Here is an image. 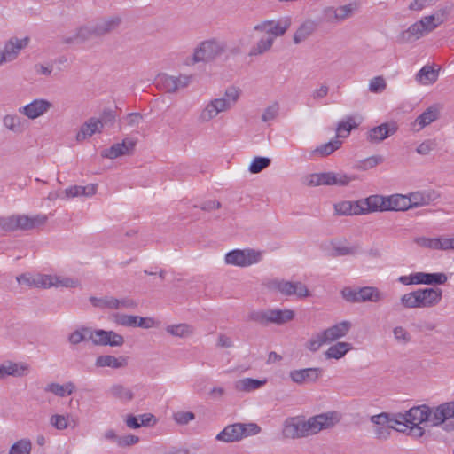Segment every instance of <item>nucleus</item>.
Masks as SVG:
<instances>
[{
	"label": "nucleus",
	"instance_id": "nucleus-1",
	"mask_svg": "<svg viewBox=\"0 0 454 454\" xmlns=\"http://www.w3.org/2000/svg\"><path fill=\"white\" fill-rule=\"evenodd\" d=\"M240 96L241 90L239 87H228L222 97L210 100L204 106L198 116V121L200 123H207L220 113L229 111L236 105Z\"/></svg>",
	"mask_w": 454,
	"mask_h": 454
},
{
	"label": "nucleus",
	"instance_id": "nucleus-2",
	"mask_svg": "<svg viewBox=\"0 0 454 454\" xmlns=\"http://www.w3.org/2000/svg\"><path fill=\"white\" fill-rule=\"evenodd\" d=\"M443 19L436 15H427L411 25L406 30L398 35L400 43H408L419 40L431 33L443 23Z\"/></svg>",
	"mask_w": 454,
	"mask_h": 454
},
{
	"label": "nucleus",
	"instance_id": "nucleus-3",
	"mask_svg": "<svg viewBox=\"0 0 454 454\" xmlns=\"http://www.w3.org/2000/svg\"><path fill=\"white\" fill-rule=\"evenodd\" d=\"M294 311L289 309H268L262 310H252L247 314V321L262 325L270 324L284 325L294 318Z\"/></svg>",
	"mask_w": 454,
	"mask_h": 454
},
{
	"label": "nucleus",
	"instance_id": "nucleus-4",
	"mask_svg": "<svg viewBox=\"0 0 454 454\" xmlns=\"http://www.w3.org/2000/svg\"><path fill=\"white\" fill-rule=\"evenodd\" d=\"M47 220V215L42 214L34 216L18 215L0 217V228L5 231L32 230L44 225Z\"/></svg>",
	"mask_w": 454,
	"mask_h": 454
},
{
	"label": "nucleus",
	"instance_id": "nucleus-5",
	"mask_svg": "<svg viewBox=\"0 0 454 454\" xmlns=\"http://www.w3.org/2000/svg\"><path fill=\"white\" fill-rule=\"evenodd\" d=\"M262 259V253L252 248L234 249L228 252L224 256V262L227 265L241 268L258 263Z\"/></svg>",
	"mask_w": 454,
	"mask_h": 454
},
{
	"label": "nucleus",
	"instance_id": "nucleus-6",
	"mask_svg": "<svg viewBox=\"0 0 454 454\" xmlns=\"http://www.w3.org/2000/svg\"><path fill=\"white\" fill-rule=\"evenodd\" d=\"M226 50L225 44L217 40H207L194 50L192 62H209L221 56Z\"/></svg>",
	"mask_w": 454,
	"mask_h": 454
},
{
	"label": "nucleus",
	"instance_id": "nucleus-7",
	"mask_svg": "<svg viewBox=\"0 0 454 454\" xmlns=\"http://www.w3.org/2000/svg\"><path fill=\"white\" fill-rule=\"evenodd\" d=\"M292 20L290 17L286 16L278 20H265L256 24L254 30L260 33H264L266 36L273 39L283 36L290 28Z\"/></svg>",
	"mask_w": 454,
	"mask_h": 454
},
{
	"label": "nucleus",
	"instance_id": "nucleus-8",
	"mask_svg": "<svg viewBox=\"0 0 454 454\" xmlns=\"http://www.w3.org/2000/svg\"><path fill=\"white\" fill-rule=\"evenodd\" d=\"M354 176H348L343 172H323L315 173L308 177V184L312 186L318 185H339L346 186L351 181L355 180Z\"/></svg>",
	"mask_w": 454,
	"mask_h": 454
},
{
	"label": "nucleus",
	"instance_id": "nucleus-9",
	"mask_svg": "<svg viewBox=\"0 0 454 454\" xmlns=\"http://www.w3.org/2000/svg\"><path fill=\"white\" fill-rule=\"evenodd\" d=\"M342 297L349 302L378 301L381 299L380 291L371 286H364L358 290L346 286L341 290Z\"/></svg>",
	"mask_w": 454,
	"mask_h": 454
},
{
	"label": "nucleus",
	"instance_id": "nucleus-10",
	"mask_svg": "<svg viewBox=\"0 0 454 454\" xmlns=\"http://www.w3.org/2000/svg\"><path fill=\"white\" fill-rule=\"evenodd\" d=\"M341 419L338 411H328L310 417L307 420L309 434H316L322 430L333 427Z\"/></svg>",
	"mask_w": 454,
	"mask_h": 454
},
{
	"label": "nucleus",
	"instance_id": "nucleus-11",
	"mask_svg": "<svg viewBox=\"0 0 454 454\" xmlns=\"http://www.w3.org/2000/svg\"><path fill=\"white\" fill-rule=\"evenodd\" d=\"M449 279H451V275L448 277L444 273L416 272L401 276L397 280L401 284H445Z\"/></svg>",
	"mask_w": 454,
	"mask_h": 454
},
{
	"label": "nucleus",
	"instance_id": "nucleus-12",
	"mask_svg": "<svg viewBox=\"0 0 454 454\" xmlns=\"http://www.w3.org/2000/svg\"><path fill=\"white\" fill-rule=\"evenodd\" d=\"M114 120V116L111 112L105 114L101 120L96 118L89 119L85 123L82 125L80 130L76 134V140L78 142H82L86 138L90 137L95 133L100 132L104 127V124H106L107 121Z\"/></svg>",
	"mask_w": 454,
	"mask_h": 454
},
{
	"label": "nucleus",
	"instance_id": "nucleus-13",
	"mask_svg": "<svg viewBox=\"0 0 454 454\" xmlns=\"http://www.w3.org/2000/svg\"><path fill=\"white\" fill-rule=\"evenodd\" d=\"M282 434L285 438L289 439H298L310 435L307 420H301L298 418L286 419L284 422Z\"/></svg>",
	"mask_w": 454,
	"mask_h": 454
},
{
	"label": "nucleus",
	"instance_id": "nucleus-14",
	"mask_svg": "<svg viewBox=\"0 0 454 454\" xmlns=\"http://www.w3.org/2000/svg\"><path fill=\"white\" fill-rule=\"evenodd\" d=\"M192 81L191 75L172 76L166 74H160L157 78V85L166 92L173 93L187 87Z\"/></svg>",
	"mask_w": 454,
	"mask_h": 454
},
{
	"label": "nucleus",
	"instance_id": "nucleus-15",
	"mask_svg": "<svg viewBox=\"0 0 454 454\" xmlns=\"http://www.w3.org/2000/svg\"><path fill=\"white\" fill-rule=\"evenodd\" d=\"M52 107V103L45 98H35L30 103L19 108V113L30 120H35L45 114Z\"/></svg>",
	"mask_w": 454,
	"mask_h": 454
},
{
	"label": "nucleus",
	"instance_id": "nucleus-16",
	"mask_svg": "<svg viewBox=\"0 0 454 454\" xmlns=\"http://www.w3.org/2000/svg\"><path fill=\"white\" fill-rule=\"evenodd\" d=\"M89 339L95 345L121 347L124 343V338L114 331L96 330L90 333Z\"/></svg>",
	"mask_w": 454,
	"mask_h": 454
},
{
	"label": "nucleus",
	"instance_id": "nucleus-17",
	"mask_svg": "<svg viewBox=\"0 0 454 454\" xmlns=\"http://www.w3.org/2000/svg\"><path fill=\"white\" fill-rule=\"evenodd\" d=\"M321 373L322 369L318 367L295 369L289 372V378L297 385H305L316 382Z\"/></svg>",
	"mask_w": 454,
	"mask_h": 454
},
{
	"label": "nucleus",
	"instance_id": "nucleus-18",
	"mask_svg": "<svg viewBox=\"0 0 454 454\" xmlns=\"http://www.w3.org/2000/svg\"><path fill=\"white\" fill-rule=\"evenodd\" d=\"M397 131L395 122H385L370 129L366 133V139L372 144H379Z\"/></svg>",
	"mask_w": 454,
	"mask_h": 454
},
{
	"label": "nucleus",
	"instance_id": "nucleus-19",
	"mask_svg": "<svg viewBox=\"0 0 454 454\" xmlns=\"http://www.w3.org/2000/svg\"><path fill=\"white\" fill-rule=\"evenodd\" d=\"M139 280L153 283L167 282L168 284H171L174 282H180L183 279L180 278L179 275H176L172 271L160 270L155 271L144 270L143 272H140Z\"/></svg>",
	"mask_w": 454,
	"mask_h": 454
},
{
	"label": "nucleus",
	"instance_id": "nucleus-20",
	"mask_svg": "<svg viewBox=\"0 0 454 454\" xmlns=\"http://www.w3.org/2000/svg\"><path fill=\"white\" fill-rule=\"evenodd\" d=\"M450 419H454V402H446L432 409L433 426H441Z\"/></svg>",
	"mask_w": 454,
	"mask_h": 454
},
{
	"label": "nucleus",
	"instance_id": "nucleus-21",
	"mask_svg": "<svg viewBox=\"0 0 454 454\" xmlns=\"http://www.w3.org/2000/svg\"><path fill=\"white\" fill-rule=\"evenodd\" d=\"M135 141L129 138L124 139L121 143L113 145L102 152V156L107 159H116L122 155L130 154L135 147Z\"/></svg>",
	"mask_w": 454,
	"mask_h": 454
},
{
	"label": "nucleus",
	"instance_id": "nucleus-22",
	"mask_svg": "<svg viewBox=\"0 0 454 454\" xmlns=\"http://www.w3.org/2000/svg\"><path fill=\"white\" fill-rule=\"evenodd\" d=\"M29 372V365L25 363L6 361L0 364V380L8 376L23 377Z\"/></svg>",
	"mask_w": 454,
	"mask_h": 454
},
{
	"label": "nucleus",
	"instance_id": "nucleus-23",
	"mask_svg": "<svg viewBox=\"0 0 454 454\" xmlns=\"http://www.w3.org/2000/svg\"><path fill=\"white\" fill-rule=\"evenodd\" d=\"M15 279L19 284H65L59 277L52 275L24 273L16 276Z\"/></svg>",
	"mask_w": 454,
	"mask_h": 454
},
{
	"label": "nucleus",
	"instance_id": "nucleus-24",
	"mask_svg": "<svg viewBox=\"0 0 454 454\" xmlns=\"http://www.w3.org/2000/svg\"><path fill=\"white\" fill-rule=\"evenodd\" d=\"M29 42L28 37L17 38L12 37L7 41L4 47V52L8 62L17 59L21 50L25 49Z\"/></svg>",
	"mask_w": 454,
	"mask_h": 454
},
{
	"label": "nucleus",
	"instance_id": "nucleus-25",
	"mask_svg": "<svg viewBox=\"0 0 454 454\" xmlns=\"http://www.w3.org/2000/svg\"><path fill=\"white\" fill-rule=\"evenodd\" d=\"M94 37H99L94 23H90L80 27L74 35L66 37L65 43H80Z\"/></svg>",
	"mask_w": 454,
	"mask_h": 454
},
{
	"label": "nucleus",
	"instance_id": "nucleus-26",
	"mask_svg": "<svg viewBox=\"0 0 454 454\" xmlns=\"http://www.w3.org/2000/svg\"><path fill=\"white\" fill-rule=\"evenodd\" d=\"M406 416L410 418V425L431 422L432 409L427 405L416 406L406 411Z\"/></svg>",
	"mask_w": 454,
	"mask_h": 454
},
{
	"label": "nucleus",
	"instance_id": "nucleus-27",
	"mask_svg": "<svg viewBox=\"0 0 454 454\" xmlns=\"http://www.w3.org/2000/svg\"><path fill=\"white\" fill-rule=\"evenodd\" d=\"M350 328L351 323L349 321H342L325 329L322 333L328 342H333L344 337L348 333Z\"/></svg>",
	"mask_w": 454,
	"mask_h": 454
},
{
	"label": "nucleus",
	"instance_id": "nucleus-28",
	"mask_svg": "<svg viewBox=\"0 0 454 454\" xmlns=\"http://www.w3.org/2000/svg\"><path fill=\"white\" fill-rule=\"evenodd\" d=\"M239 423L226 426L215 437L217 441L223 442H234L242 440Z\"/></svg>",
	"mask_w": 454,
	"mask_h": 454
},
{
	"label": "nucleus",
	"instance_id": "nucleus-29",
	"mask_svg": "<svg viewBox=\"0 0 454 454\" xmlns=\"http://www.w3.org/2000/svg\"><path fill=\"white\" fill-rule=\"evenodd\" d=\"M386 211H405L411 208V204H407L408 200L406 195L393 194L385 196Z\"/></svg>",
	"mask_w": 454,
	"mask_h": 454
},
{
	"label": "nucleus",
	"instance_id": "nucleus-30",
	"mask_svg": "<svg viewBox=\"0 0 454 454\" xmlns=\"http://www.w3.org/2000/svg\"><path fill=\"white\" fill-rule=\"evenodd\" d=\"M434 194L433 192H411L406 195L407 204H411V208L429 205L434 200Z\"/></svg>",
	"mask_w": 454,
	"mask_h": 454
},
{
	"label": "nucleus",
	"instance_id": "nucleus-31",
	"mask_svg": "<svg viewBox=\"0 0 454 454\" xmlns=\"http://www.w3.org/2000/svg\"><path fill=\"white\" fill-rule=\"evenodd\" d=\"M283 295L303 299L311 295L307 286H273Z\"/></svg>",
	"mask_w": 454,
	"mask_h": 454
},
{
	"label": "nucleus",
	"instance_id": "nucleus-32",
	"mask_svg": "<svg viewBox=\"0 0 454 454\" xmlns=\"http://www.w3.org/2000/svg\"><path fill=\"white\" fill-rule=\"evenodd\" d=\"M3 122L7 129L16 134H21L27 129V121L17 114L5 115Z\"/></svg>",
	"mask_w": 454,
	"mask_h": 454
},
{
	"label": "nucleus",
	"instance_id": "nucleus-33",
	"mask_svg": "<svg viewBox=\"0 0 454 454\" xmlns=\"http://www.w3.org/2000/svg\"><path fill=\"white\" fill-rule=\"evenodd\" d=\"M422 308L436 305L442 298V290L439 288L419 289Z\"/></svg>",
	"mask_w": 454,
	"mask_h": 454
},
{
	"label": "nucleus",
	"instance_id": "nucleus-34",
	"mask_svg": "<svg viewBox=\"0 0 454 454\" xmlns=\"http://www.w3.org/2000/svg\"><path fill=\"white\" fill-rule=\"evenodd\" d=\"M128 357L119 356L115 357L110 355L99 356L96 360V366L98 367H111L114 369L122 368L127 366Z\"/></svg>",
	"mask_w": 454,
	"mask_h": 454
},
{
	"label": "nucleus",
	"instance_id": "nucleus-35",
	"mask_svg": "<svg viewBox=\"0 0 454 454\" xmlns=\"http://www.w3.org/2000/svg\"><path fill=\"white\" fill-rule=\"evenodd\" d=\"M75 390V385L72 381H68L63 385L56 382L49 383L45 386L44 391L51 393L58 397H65L72 395Z\"/></svg>",
	"mask_w": 454,
	"mask_h": 454
},
{
	"label": "nucleus",
	"instance_id": "nucleus-36",
	"mask_svg": "<svg viewBox=\"0 0 454 454\" xmlns=\"http://www.w3.org/2000/svg\"><path fill=\"white\" fill-rule=\"evenodd\" d=\"M317 29V23L311 20H305L294 34V43L299 44L310 36Z\"/></svg>",
	"mask_w": 454,
	"mask_h": 454
},
{
	"label": "nucleus",
	"instance_id": "nucleus-37",
	"mask_svg": "<svg viewBox=\"0 0 454 454\" xmlns=\"http://www.w3.org/2000/svg\"><path fill=\"white\" fill-rule=\"evenodd\" d=\"M97 192V186L92 184L87 185H74L65 190L66 198H75L80 196L90 197Z\"/></svg>",
	"mask_w": 454,
	"mask_h": 454
},
{
	"label": "nucleus",
	"instance_id": "nucleus-38",
	"mask_svg": "<svg viewBox=\"0 0 454 454\" xmlns=\"http://www.w3.org/2000/svg\"><path fill=\"white\" fill-rule=\"evenodd\" d=\"M438 71L431 66H424L416 74V81L421 85H430L438 79Z\"/></svg>",
	"mask_w": 454,
	"mask_h": 454
},
{
	"label": "nucleus",
	"instance_id": "nucleus-39",
	"mask_svg": "<svg viewBox=\"0 0 454 454\" xmlns=\"http://www.w3.org/2000/svg\"><path fill=\"white\" fill-rule=\"evenodd\" d=\"M121 23V19L117 16L101 20L95 24L98 36H102L107 33L115 30Z\"/></svg>",
	"mask_w": 454,
	"mask_h": 454
},
{
	"label": "nucleus",
	"instance_id": "nucleus-40",
	"mask_svg": "<svg viewBox=\"0 0 454 454\" xmlns=\"http://www.w3.org/2000/svg\"><path fill=\"white\" fill-rule=\"evenodd\" d=\"M274 43L273 39L264 35L259 39L249 50L248 56L256 57L270 51Z\"/></svg>",
	"mask_w": 454,
	"mask_h": 454
},
{
	"label": "nucleus",
	"instance_id": "nucleus-41",
	"mask_svg": "<svg viewBox=\"0 0 454 454\" xmlns=\"http://www.w3.org/2000/svg\"><path fill=\"white\" fill-rule=\"evenodd\" d=\"M351 349L352 345L350 343L337 342L325 351V356L327 359H340Z\"/></svg>",
	"mask_w": 454,
	"mask_h": 454
},
{
	"label": "nucleus",
	"instance_id": "nucleus-42",
	"mask_svg": "<svg viewBox=\"0 0 454 454\" xmlns=\"http://www.w3.org/2000/svg\"><path fill=\"white\" fill-rule=\"evenodd\" d=\"M166 332L175 337L186 338L193 334L194 328L189 324L182 323L168 325Z\"/></svg>",
	"mask_w": 454,
	"mask_h": 454
},
{
	"label": "nucleus",
	"instance_id": "nucleus-43",
	"mask_svg": "<svg viewBox=\"0 0 454 454\" xmlns=\"http://www.w3.org/2000/svg\"><path fill=\"white\" fill-rule=\"evenodd\" d=\"M334 211L339 215H352L360 214L362 209L357 202L341 201L334 205Z\"/></svg>",
	"mask_w": 454,
	"mask_h": 454
},
{
	"label": "nucleus",
	"instance_id": "nucleus-44",
	"mask_svg": "<svg viewBox=\"0 0 454 454\" xmlns=\"http://www.w3.org/2000/svg\"><path fill=\"white\" fill-rule=\"evenodd\" d=\"M265 383L266 380L245 378L235 383V389L241 392H251L262 387Z\"/></svg>",
	"mask_w": 454,
	"mask_h": 454
},
{
	"label": "nucleus",
	"instance_id": "nucleus-45",
	"mask_svg": "<svg viewBox=\"0 0 454 454\" xmlns=\"http://www.w3.org/2000/svg\"><path fill=\"white\" fill-rule=\"evenodd\" d=\"M109 394L122 402H129L134 398L132 390L121 384L113 385L109 389Z\"/></svg>",
	"mask_w": 454,
	"mask_h": 454
},
{
	"label": "nucleus",
	"instance_id": "nucleus-46",
	"mask_svg": "<svg viewBox=\"0 0 454 454\" xmlns=\"http://www.w3.org/2000/svg\"><path fill=\"white\" fill-rule=\"evenodd\" d=\"M358 123L356 119L352 116H347L345 119L340 121L337 126L336 132L338 137H347L349 136L350 131L353 129L357 128Z\"/></svg>",
	"mask_w": 454,
	"mask_h": 454
},
{
	"label": "nucleus",
	"instance_id": "nucleus-47",
	"mask_svg": "<svg viewBox=\"0 0 454 454\" xmlns=\"http://www.w3.org/2000/svg\"><path fill=\"white\" fill-rule=\"evenodd\" d=\"M355 11V6L352 4L340 6L338 8L328 7V12L334 13V20L336 21H342L352 16Z\"/></svg>",
	"mask_w": 454,
	"mask_h": 454
},
{
	"label": "nucleus",
	"instance_id": "nucleus-48",
	"mask_svg": "<svg viewBox=\"0 0 454 454\" xmlns=\"http://www.w3.org/2000/svg\"><path fill=\"white\" fill-rule=\"evenodd\" d=\"M438 112L435 108L429 107L415 120V124L419 126V129L429 125L437 119Z\"/></svg>",
	"mask_w": 454,
	"mask_h": 454
},
{
	"label": "nucleus",
	"instance_id": "nucleus-49",
	"mask_svg": "<svg viewBox=\"0 0 454 454\" xmlns=\"http://www.w3.org/2000/svg\"><path fill=\"white\" fill-rule=\"evenodd\" d=\"M341 141L338 138H335L333 140L329 141L328 143H325L324 145H321L320 146H317L314 153L318 154L320 156H327L333 153L335 150L340 147Z\"/></svg>",
	"mask_w": 454,
	"mask_h": 454
},
{
	"label": "nucleus",
	"instance_id": "nucleus-50",
	"mask_svg": "<svg viewBox=\"0 0 454 454\" xmlns=\"http://www.w3.org/2000/svg\"><path fill=\"white\" fill-rule=\"evenodd\" d=\"M385 196L372 195L366 199V204L370 211H386Z\"/></svg>",
	"mask_w": 454,
	"mask_h": 454
},
{
	"label": "nucleus",
	"instance_id": "nucleus-51",
	"mask_svg": "<svg viewBox=\"0 0 454 454\" xmlns=\"http://www.w3.org/2000/svg\"><path fill=\"white\" fill-rule=\"evenodd\" d=\"M31 449V441L28 439H21L12 445L9 454H30Z\"/></svg>",
	"mask_w": 454,
	"mask_h": 454
},
{
	"label": "nucleus",
	"instance_id": "nucleus-52",
	"mask_svg": "<svg viewBox=\"0 0 454 454\" xmlns=\"http://www.w3.org/2000/svg\"><path fill=\"white\" fill-rule=\"evenodd\" d=\"M401 301L407 308H422L419 290L404 294Z\"/></svg>",
	"mask_w": 454,
	"mask_h": 454
},
{
	"label": "nucleus",
	"instance_id": "nucleus-53",
	"mask_svg": "<svg viewBox=\"0 0 454 454\" xmlns=\"http://www.w3.org/2000/svg\"><path fill=\"white\" fill-rule=\"evenodd\" d=\"M270 164V160L267 157H254L252 160L248 170L253 174H258Z\"/></svg>",
	"mask_w": 454,
	"mask_h": 454
},
{
	"label": "nucleus",
	"instance_id": "nucleus-54",
	"mask_svg": "<svg viewBox=\"0 0 454 454\" xmlns=\"http://www.w3.org/2000/svg\"><path fill=\"white\" fill-rule=\"evenodd\" d=\"M392 430H397L400 432L404 431L403 428H397L396 424H389L387 426L376 427L374 429V434L379 440H387L390 436Z\"/></svg>",
	"mask_w": 454,
	"mask_h": 454
},
{
	"label": "nucleus",
	"instance_id": "nucleus-55",
	"mask_svg": "<svg viewBox=\"0 0 454 454\" xmlns=\"http://www.w3.org/2000/svg\"><path fill=\"white\" fill-rule=\"evenodd\" d=\"M90 301L96 308H99V309L107 308V309H114V297L108 296V295H106V296H103L100 298L91 296V297H90Z\"/></svg>",
	"mask_w": 454,
	"mask_h": 454
},
{
	"label": "nucleus",
	"instance_id": "nucleus-56",
	"mask_svg": "<svg viewBox=\"0 0 454 454\" xmlns=\"http://www.w3.org/2000/svg\"><path fill=\"white\" fill-rule=\"evenodd\" d=\"M69 414H54L50 418V425L57 430H65L68 427Z\"/></svg>",
	"mask_w": 454,
	"mask_h": 454
},
{
	"label": "nucleus",
	"instance_id": "nucleus-57",
	"mask_svg": "<svg viewBox=\"0 0 454 454\" xmlns=\"http://www.w3.org/2000/svg\"><path fill=\"white\" fill-rule=\"evenodd\" d=\"M371 422L376 427L387 426L389 424H396L398 420L392 419L391 414L387 412H381L377 415H373L370 419Z\"/></svg>",
	"mask_w": 454,
	"mask_h": 454
},
{
	"label": "nucleus",
	"instance_id": "nucleus-58",
	"mask_svg": "<svg viewBox=\"0 0 454 454\" xmlns=\"http://www.w3.org/2000/svg\"><path fill=\"white\" fill-rule=\"evenodd\" d=\"M358 252V247L348 246L345 244L335 245L333 248L334 256H344L348 254H356Z\"/></svg>",
	"mask_w": 454,
	"mask_h": 454
},
{
	"label": "nucleus",
	"instance_id": "nucleus-59",
	"mask_svg": "<svg viewBox=\"0 0 454 454\" xmlns=\"http://www.w3.org/2000/svg\"><path fill=\"white\" fill-rule=\"evenodd\" d=\"M242 439L256 435L261 432V427L256 423H239Z\"/></svg>",
	"mask_w": 454,
	"mask_h": 454
},
{
	"label": "nucleus",
	"instance_id": "nucleus-60",
	"mask_svg": "<svg viewBox=\"0 0 454 454\" xmlns=\"http://www.w3.org/2000/svg\"><path fill=\"white\" fill-rule=\"evenodd\" d=\"M278 113L279 105L278 102H274L264 109L262 114V120L264 122H269L274 120L278 115Z\"/></svg>",
	"mask_w": 454,
	"mask_h": 454
},
{
	"label": "nucleus",
	"instance_id": "nucleus-61",
	"mask_svg": "<svg viewBox=\"0 0 454 454\" xmlns=\"http://www.w3.org/2000/svg\"><path fill=\"white\" fill-rule=\"evenodd\" d=\"M328 341L325 338L323 333H317L311 337V339L307 342L306 347L309 350L312 352H316L319 349V348Z\"/></svg>",
	"mask_w": 454,
	"mask_h": 454
},
{
	"label": "nucleus",
	"instance_id": "nucleus-62",
	"mask_svg": "<svg viewBox=\"0 0 454 454\" xmlns=\"http://www.w3.org/2000/svg\"><path fill=\"white\" fill-rule=\"evenodd\" d=\"M90 333H92L90 329L82 328L81 331L77 330V331H74V333H72L69 335L68 340L72 344L76 345L85 340H90L89 339Z\"/></svg>",
	"mask_w": 454,
	"mask_h": 454
},
{
	"label": "nucleus",
	"instance_id": "nucleus-63",
	"mask_svg": "<svg viewBox=\"0 0 454 454\" xmlns=\"http://www.w3.org/2000/svg\"><path fill=\"white\" fill-rule=\"evenodd\" d=\"M114 320L117 324H119L121 325L129 326V327H136L137 316L116 314V315H114Z\"/></svg>",
	"mask_w": 454,
	"mask_h": 454
},
{
	"label": "nucleus",
	"instance_id": "nucleus-64",
	"mask_svg": "<svg viewBox=\"0 0 454 454\" xmlns=\"http://www.w3.org/2000/svg\"><path fill=\"white\" fill-rule=\"evenodd\" d=\"M387 87L385 79L382 76H376L370 81L369 90L373 93H380Z\"/></svg>",
	"mask_w": 454,
	"mask_h": 454
}]
</instances>
